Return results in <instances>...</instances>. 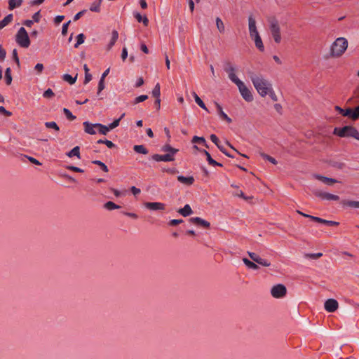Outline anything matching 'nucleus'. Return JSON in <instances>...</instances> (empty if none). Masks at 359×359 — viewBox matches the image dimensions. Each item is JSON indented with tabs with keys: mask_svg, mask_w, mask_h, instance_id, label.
I'll return each instance as SVG.
<instances>
[{
	"mask_svg": "<svg viewBox=\"0 0 359 359\" xmlns=\"http://www.w3.org/2000/svg\"><path fill=\"white\" fill-rule=\"evenodd\" d=\"M67 156L69 158L76 156L79 159H80V147L79 146L74 147L72 150L67 153Z\"/></svg>",
	"mask_w": 359,
	"mask_h": 359,
	"instance_id": "393cba45",
	"label": "nucleus"
},
{
	"mask_svg": "<svg viewBox=\"0 0 359 359\" xmlns=\"http://www.w3.org/2000/svg\"><path fill=\"white\" fill-rule=\"evenodd\" d=\"M320 224H324L327 226H338L339 223L338 222L332 221V220H326L321 218Z\"/></svg>",
	"mask_w": 359,
	"mask_h": 359,
	"instance_id": "de8ad7c7",
	"label": "nucleus"
},
{
	"mask_svg": "<svg viewBox=\"0 0 359 359\" xmlns=\"http://www.w3.org/2000/svg\"><path fill=\"white\" fill-rule=\"evenodd\" d=\"M243 262L249 269H255V270H257L259 269L258 265L256 264V262H255L254 261L252 262L247 258H243Z\"/></svg>",
	"mask_w": 359,
	"mask_h": 359,
	"instance_id": "f704fd0d",
	"label": "nucleus"
},
{
	"mask_svg": "<svg viewBox=\"0 0 359 359\" xmlns=\"http://www.w3.org/2000/svg\"><path fill=\"white\" fill-rule=\"evenodd\" d=\"M85 35L81 33L76 36V43L74 44V48H77L81 44L83 43L85 40Z\"/></svg>",
	"mask_w": 359,
	"mask_h": 359,
	"instance_id": "4c0bfd02",
	"label": "nucleus"
},
{
	"mask_svg": "<svg viewBox=\"0 0 359 359\" xmlns=\"http://www.w3.org/2000/svg\"><path fill=\"white\" fill-rule=\"evenodd\" d=\"M210 140L211 141L217 146V144H220L219 140L217 137L216 135L212 134L210 135Z\"/></svg>",
	"mask_w": 359,
	"mask_h": 359,
	"instance_id": "e2e57ef3",
	"label": "nucleus"
},
{
	"mask_svg": "<svg viewBox=\"0 0 359 359\" xmlns=\"http://www.w3.org/2000/svg\"><path fill=\"white\" fill-rule=\"evenodd\" d=\"M6 51L0 45V61H4L6 58Z\"/></svg>",
	"mask_w": 359,
	"mask_h": 359,
	"instance_id": "052dcab7",
	"label": "nucleus"
},
{
	"mask_svg": "<svg viewBox=\"0 0 359 359\" xmlns=\"http://www.w3.org/2000/svg\"><path fill=\"white\" fill-rule=\"evenodd\" d=\"M102 0H96L91 4L90 6V11L92 12L99 13L100 11V4Z\"/></svg>",
	"mask_w": 359,
	"mask_h": 359,
	"instance_id": "c85d7f7f",
	"label": "nucleus"
},
{
	"mask_svg": "<svg viewBox=\"0 0 359 359\" xmlns=\"http://www.w3.org/2000/svg\"><path fill=\"white\" fill-rule=\"evenodd\" d=\"M191 142L205 144V139L203 137L194 136Z\"/></svg>",
	"mask_w": 359,
	"mask_h": 359,
	"instance_id": "09e8293b",
	"label": "nucleus"
},
{
	"mask_svg": "<svg viewBox=\"0 0 359 359\" xmlns=\"http://www.w3.org/2000/svg\"><path fill=\"white\" fill-rule=\"evenodd\" d=\"M54 93L53 91L50 89V88H48L47 90H46L43 94V96L45 97V98H51L54 96Z\"/></svg>",
	"mask_w": 359,
	"mask_h": 359,
	"instance_id": "3c124183",
	"label": "nucleus"
},
{
	"mask_svg": "<svg viewBox=\"0 0 359 359\" xmlns=\"http://www.w3.org/2000/svg\"><path fill=\"white\" fill-rule=\"evenodd\" d=\"M97 128L98 129V132L102 134L106 135L111 129L109 128V126H105L101 123H97Z\"/></svg>",
	"mask_w": 359,
	"mask_h": 359,
	"instance_id": "72a5a7b5",
	"label": "nucleus"
},
{
	"mask_svg": "<svg viewBox=\"0 0 359 359\" xmlns=\"http://www.w3.org/2000/svg\"><path fill=\"white\" fill-rule=\"evenodd\" d=\"M105 86H104V79H100L98 87H97V94L99 95L100 92L104 90Z\"/></svg>",
	"mask_w": 359,
	"mask_h": 359,
	"instance_id": "5fc2aeb1",
	"label": "nucleus"
},
{
	"mask_svg": "<svg viewBox=\"0 0 359 359\" xmlns=\"http://www.w3.org/2000/svg\"><path fill=\"white\" fill-rule=\"evenodd\" d=\"M270 96V97L271 98L272 100L273 101H277L278 100V98H277V96L276 95L274 91L273 90L272 88L269 90V92L268 93Z\"/></svg>",
	"mask_w": 359,
	"mask_h": 359,
	"instance_id": "338daca9",
	"label": "nucleus"
},
{
	"mask_svg": "<svg viewBox=\"0 0 359 359\" xmlns=\"http://www.w3.org/2000/svg\"><path fill=\"white\" fill-rule=\"evenodd\" d=\"M215 105L217 109L218 115L219 117L229 123H231L232 119L224 112L222 106L217 102H215Z\"/></svg>",
	"mask_w": 359,
	"mask_h": 359,
	"instance_id": "dca6fc26",
	"label": "nucleus"
},
{
	"mask_svg": "<svg viewBox=\"0 0 359 359\" xmlns=\"http://www.w3.org/2000/svg\"><path fill=\"white\" fill-rule=\"evenodd\" d=\"M41 18L40 11H37L32 15V20L35 22H39Z\"/></svg>",
	"mask_w": 359,
	"mask_h": 359,
	"instance_id": "680f3d73",
	"label": "nucleus"
},
{
	"mask_svg": "<svg viewBox=\"0 0 359 359\" xmlns=\"http://www.w3.org/2000/svg\"><path fill=\"white\" fill-rule=\"evenodd\" d=\"M177 212L180 213L183 217L189 216L193 213L192 209L189 204L185 205L182 208H180L177 210Z\"/></svg>",
	"mask_w": 359,
	"mask_h": 359,
	"instance_id": "412c9836",
	"label": "nucleus"
},
{
	"mask_svg": "<svg viewBox=\"0 0 359 359\" xmlns=\"http://www.w3.org/2000/svg\"><path fill=\"white\" fill-rule=\"evenodd\" d=\"M133 150L138 154H144V155L149 154V150L145 147V146H144L142 144L135 145L133 147Z\"/></svg>",
	"mask_w": 359,
	"mask_h": 359,
	"instance_id": "c756f323",
	"label": "nucleus"
},
{
	"mask_svg": "<svg viewBox=\"0 0 359 359\" xmlns=\"http://www.w3.org/2000/svg\"><path fill=\"white\" fill-rule=\"evenodd\" d=\"M0 114H2L6 116H11L12 115V113L6 110L3 106H0Z\"/></svg>",
	"mask_w": 359,
	"mask_h": 359,
	"instance_id": "bf43d9fd",
	"label": "nucleus"
},
{
	"mask_svg": "<svg viewBox=\"0 0 359 359\" xmlns=\"http://www.w3.org/2000/svg\"><path fill=\"white\" fill-rule=\"evenodd\" d=\"M16 43L22 48H28L30 46L29 35L24 27H20L15 35Z\"/></svg>",
	"mask_w": 359,
	"mask_h": 359,
	"instance_id": "39448f33",
	"label": "nucleus"
},
{
	"mask_svg": "<svg viewBox=\"0 0 359 359\" xmlns=\"http://www.w3.org/2000/svg\"><path fill=\"white\" fill-rule=\"evenodd\" d=\"M251 38L255 41V46L259 50L263 52L264 50V46L259 33L253 35V37Z\"/></svg>",
	"mask_w": 359,
	"mask_h": 359,
	"instance_id": "a211bd4d",
	"label": "nucleus"
},
{
	"mask_svg": "<svg viewBox=\"0 0 359 359\" xmlns=\"http://www.w3.org/2000/svg\"><path fill=\"white\" fill-rule=\"evenodd\" d=\"M120 123V118H116L115 119L112 123H111L109 125V128L111 129V130H113L114 128H116L117 126H118Z\"/></svg>",
	"mask_w": 359,
	"mask_h": 359,
	"instance_id": "13d9d810",
	"label": "nucleus"
},
{
	"mask_svg": "<svg viewBox=\"0 0 359 359\" xmlns=\"http://www.w3.org/2000/svg\"><path fill=\"white\" fill-rule=\"evenodd\" d=\"M324 306L327 311L332 313L338 309L339 304L334 299H328L325 301Z\"/></svg>",
	"mask_w": 359,
	"mask_h": 359,
	"instance_id": "9d476101",
	"label": "nucleus"
},
{
	"mask_svg": "<svg viewBox=\"0 0 359 359\" xmlns=\"http://www.w3.org/2000/svg\"><path fill=\"white\" fill-rule=\"evenodd\" d=\"M250 78L260 96L265 97L268 95L269 90L272 88L271 83L268 80L252 72L250 73Z\"/></svg>",
	"mask_w": 359,
	"mask_h": 359,
	"instance_id": "f257e3e1",
	"label": "nucleus"
},
{
	"mask_svg": "<svg viewBox=\"0 0 359 359\" xmlns=\"http://www.w3.org/2000/svg\"><path fill=\"white\" fill-rule=\"evenodd\" d=\"M43 65L41 63H37L34 67V69L37 71L38 74H41L43 70Z\"/></svg>",
	"mask_w": 359,
	"mask_h": 359,
	"instance_id": "0e129e2a",
	"label": "nucleus"
},
{
	"mask_svg": "<svg viewBox=\"0 0 359 359\" xmlns=\"http://www.w3.org/2000/svg\"><path fill=\"white\" fill-rule=\"evenodd\" d=\"M248 25L250 37H253V35L259 33L257 29L255 19L252 15L248 17Z\"/></svg>",
	"mask_w": 359,
	"mask_h": 359,
	"instance_id": "4468645a",
	"label": "nucleus"
},
{
	"mask_svg": "<svg viewBox=\"0 0 359 359\" xmlns=\"http://www.w3.org/2000/svg\"><path fill=\"white\" fill-rule=\"evenodd\" d=\"M148 99V96L147 95H142L137 97L133 102V104H137L140 102H144Z\"/></svg>",
	"mask_w": 359,
	"mask_h": 359,
	"instance_id": "49530a36",
	"label": "nucleus"
},
{
	"mask_svg": "<svg viewBox=\"0 0 359 359\" xmlns=\"http://www.w3.org/2000/svg\"><path fill=\"white\" fill-rule=\"evenodd\" d=\"M348 47V41L344 37L337 38L331 45L330 56L332 57H340Z\"/></svg>",
	"mask_w": 359,
	"mask_h": 359,
	"instance_id": "f03ea898",
	"label": "nucleus"
},
{
	"mask_svg": "<svg viewBox=\"0 0 359 359\" xmlns=\"http://www.w3.org/2000/svg\"><path fill=\"white\" fill-rule=\"evenodd\" d=\"M183 222V220L181 219H171L169 222H168V224L170 226H177L181 223Z\"/></svg>",
	"mask_w": 359,
	"mask_h": 359,
	"instance_id": "6e6d98bb",
	"label": "nucleus"
},
{
	"mask_svg": "<svg viewBox=\"0 0 359 359\" xmlns=\"http://www.w3.org/2000/svg\"><path fill=\"white\" fill-rule=\"evenodd\" d=\"M134 17L139 22H142L146 27L148 26L149 20L146 15L142 17L140 13L136 12L134 13Z\"/></svg>",
	"mask_w": 359,
	"mask_h": 359,
	"instance_id": "cd10ccee",
	"label": "nucleus"
},
{
	"mask_svg": "<svg viewBox=\"0 0 359 359\" xmlns=\"http://www.w3.org/2000/svg\"><path fill=\"white\" fill-rule=\"evenodd\" d=\"M66 168L69 170L76 172H83L84 170L79 167L74 166V165H67Z\"/></svg>",
	"mask_w": 359,
	"mask_h": 359,
	"instance_id": "8fccbe9b",
	"label": "nucleus"
},
{
	"mask_svg": "<svg viewBox=\"0 0 359 359\" xmlns=\"http://www.w3.org/2000/svg\"><path fill=\"white\" fill-rule=\"evenodd\" d=\"M118 38V33L116 30H113L111 32V39L110 40V42L107 45V50H109L111 49V48L114 46L115 43L116 42L117 39Z\"/></svg>",
	"mask_w": 359,
	"mask_h": 359,
	"instance_id": "5701e85b",
	"label": "nucleus"
},
{
	"mask_svg": "<svg viewBox=\"0 0 359 359\" xmlns=\"http://www.w3.org/2000/svg\"><path fill=\"white\" fill-rule=\"evenodd\" d=\"M160 90H161L160 84L158 83H157L156 84V86H154V89L152 90V95L156 98L160 97V95H161Z\"/></svg>",
	"mask_w": 359,
	"mask_h": 359,
	"instance_id": "a19ab883",
	"label": "nucleus"
},
{
	"mask_svg": "<svg viewBox=\"0 0 359 359\" xmlns=\"http://www.w3.org/2000/svg\"><path fill=\"white\" fill-rule=\"evenodd\" d=\"M353 112H354V116H355V118L356 121L359 118V105L357 106L356 107L353 108Z\"/></svg>",
	"mask_w": 359,
	"mask_h": 359,
	"instance_id": "774afa93",
	"label": "nucleus"
},
{
	"mask_svg": "<svg viewBox=\"0 0 359 359\" xmlns=\"http://www.w3.org/2000/svg\"><path fill=\"white\" fill-rule=\"evenodd\" d=\"M235 84L238 86L242 97L246 102H250L253 100V95L250 90L244 84L243 81L238 80Z\"/></svg>",
	"mask_w": 359,
	"mask_h": 359,
	"instance_id": "423d86ee",
	"label": "nucleus"
},
{
	"mask_svg": "<svg viewBox=\"0 0 359 359\" xmlns=\"http://www.w3.org/2000/svg\"><path fill=\"white\" fill-rule=\"evenodd\" d=\"M313 194L316 197H318V198H321L322 200H327V201H331V200L339 201V197L337 195H334V194H330L327 192H323V191H321L319 190H314Z\"/></svg>",
	"mask_w": 359,
	"mask_h": 359,
	"instance_id": "1a4fd4ad",
	"label": "nucleus"
},
{
	"mask_svg": "<svg viewBox=\"0 0 359 359\" xmlns=\"http://www.w3.org/2000/svg\"><path fill=\"white\" fill-rule=\"evenodd\" d=\"M323 256V253L318 252V253H306L305 254L304 257L306 258H310L312 259H317Z\"/></svg>",
	"mask_w": 359,
	"mask_h": 359,
	"instance_id": "c03bdc74",
	"label": "nucleus"
},
{
	"mask_svg": "<svg viewBox=\"0 0 359 359\" xmlns=\"http://www.w3.org/2000/svg\"><path fill=\"white\" fill-rule=\"evenodd\" d=\"M45 126L47 128H52V129L55 130L57 132L60 130L59 126H57V124L55 121L46 122L45 123Z\"/></svg>",
	"mask_w": 359,
	"mask_h": 359,
	"instance_id": "79ce46f5",
	"label": "nucleus"
},
{
	"mask_svg": "<svg viewBox=\"0 0 359 359\" xmlns=\"http://www.w3.org/2000/svg\"><path fill=\"white\" fill-rule=\"evenodd\" d=\"M151 159L155 161H165L170 162L175 161V157H172L171 155L168 153L163 155L155 154L151 156Z\"/></svg>",
	"mask_w": 359,
	"mask_h": 359,
	"instance_id": "9b49d317",
	"label": "nucleus"
},
{
	"mask_svg": "<svg viewBox=\"0 0 359 359\" xmlns=\"http://www.w3.org/2000/svg\"><path fill=\"white\" fill-rule=\"evenodd\" d=\"M341 116L348 117L353 121H355L353 108L348 107L346 109H344Z\"/></svg>",
	"mask_w": 359,
	"mask_h": 359,
	"instance_id": "a878e982",
	"label": "nucleus"
},
{
	"mask_svg": "<svg viewBox=\"0 0 359 359\" xmlns=\"http://www.w3.org/2000/svg\"><path fill=\"white\" fill-rule=\"evenodd\" d=\"M201 152L204 154L206 156L207 161L208 162V163L210 165H212V166H220V167L222 166V163L217 162L216 161H215L211 157V155L210 154V153L208 151H206L205 149H203V150L201 151Z\"/></svg>",
	"mask_w": 359,
	"mask_h": 359,
	"instance_id": "aec40b11",
	"label": "nucleus"
},
{
	"mask_svg": "<svg viewBox=\"0 0 359 359\" xmlns=\"http://www.w3.org/2000/svg\"><path fill=\"white\" fill-rule=\"evenodd\" d=\"M333 134L340 137H353L358 140L359 132L353 126H345L342 128H335Z\"/></svg>",
	"mask_w": 359,
	"mask_h": 359,
	"instance_id": "7ed1b4c3",
	"label": "nucleus"
},
{
	"mask_svg": "<svg viewBox=\"0 0 359 359\" xmlns=\"http://www.w3.org/2000/svg\"><path fill=\"white\" fill-rule=\"evenodd\" d=\"M144 206L150 210H163L165 208V205L160 202H147Z\"/></svg>",
	"mask_w": 359,
	"mask_h": 359,
	"instance_id": "f8f14e48",
	"label": "nucleus"
},
{
	"mask_svg": "<svg viewBox=\"0 0 359 359\" xmlns=\"http://www.w3.org/2000/svg\"><path fill=\"white\" fill-rule=\"evenodd\" d=\"M256 263L263 266H269L271 265V263L268 260L262 259L261 257H259V259L257 260Z\"/></svg>",
	"mask_w": 359,
	"mask_h": 359,
	"instance_id": "603ef678",
	"label": "nucleus"
},
{
	"mask_svg": "<svg viewBox=\"0 0 359 359\" xmlns=\"http://www.w3.org/2000/svg\"><path fill=\"white\" fill-rule=\"evenodd\" d=\"M104 208L105 209L108 210H114V209H119L121 208V206H119L118 205L115 204L112 201H107V203H105L104 204Z\"/></svg>",
	"mask_w": 359,
	"mask_h": 359,
	"instance_id": "c9c22d12",
	"label": "nucleus"
},
{
	"mask_svg": "<svg viewBox=\"0 0 359 359\" xmlns=\"http://www.w3.org/2000/svg\"><path fill=\"white\" fill-rule=\"evenodd\" d=\"M189 222L192 224H194L197 226H201L205 229H209L210 226V223L201 217H191L189 219Z\"/></svg>",
	"mask_w": 359,
	"mask_h": 359,
	"instance_id": "ddd939ff",
	"label": "nucleus"
},
{
	"mask_svg": "<svg viewBox=\"0 0 359 359\" xmlns=\"http://www.w3.org/2000/svg\"><path fill=\"white\" fill-rule=\"evenodd\" d=\"M12 57H13V60L15 61V62L16 63L18 69L20 68V59L18 57V52H17V50L16 49H13V52H12Z\"/></svg>",
	"mask_w": 359,
	"mask_h": 359,
	"instance_id": "a18cd8bd",
	"label": "nucleus"
},
{
	"mask_svg": "<svg viewBox=\"0 0 359 359\" xmlns=\"http://www.w3.org/2000/svg\"><path fill=\"white\" fill-rule=\"evenodd\" d=\"M83 127H84V131L90 135H95L96 134L95 128H97V123H91L88 121H85L83 123Z\"/></svg>",
	"mask_w": 359,
	"mask_h": 359,
	"instance_id": "2eb2a0df",
	"label": "nucleus"
},
{
	"mask_svg": "<svg viewBox=\"0 0 359 359\" xmlns=\"http://www.w3.org/2000/svg\"><path fill=\"white\" fill-rule=\"evenodd\" d=\"M316 178L327 185H332L334 183L338 182V181L334 178H330V177L323 176L320 175H316Z\"/></svg>",
	"mask_w": 359,
	"mask_h": 359,
	"instance_id": "6ab92c4d",
	"label": "nucleus"
},
{
	"mask_svg": "<svg viewBox=\"0 0 359 359\" xmlns=\"http://www.w3.org/2000/svg\"><path fill=\"white\" fill-rule=\"evenodd\" d=\"M248 255H249V257H250V259L254 261L255 262H257V260L259 259V256L258 255H257L256 253L255 252H248Z\"/></svg>",
	"mask_w": 359,
	"mask_h": 359,
	"instance_id": "4d7b16f0",
	"label": "nucleus"
},
{
	"mask_svg": "<svg viewBox=\"0 0 359 359\" xmlns=\"http://www.w3.org/2000/svg\"><path fill=\"white\" fill-rule=\"evenodd\" d=\"M216 25H217V27L218 29V31L220 32V33H223L224 32V25L222 22V20L219 18H216Z\"/></svg>",
	"mask_w": 359,
	"mask_h": 359,
	"instance_id": "58836bf2",
	"label": "nucleus"
},
{
	"mask_svg": "<svg viewBox=\"0 0 359 359\" xmlns=\"http://www.w3.org/2000/svg\"><path fill=\"white\" fill-rule=\"evenodd\" d=\"M64 114L65 115L66 118L69 121H74L76 119V116L72 114V113L67 108H63L62 109Z\"/></svg>",
	"mask_w": 359,
	"mask_h": 359,
	"instance_id": "37998d69",
	"label": "nucleus"
},
{
	"mask_svg": "<svg viewBox=\"0 0 359 359\" xmlns=\"http://www.w3.org/2000/svg\"><path fill=\"white\" fill-rule=\"evenodd\" d=\"M330 165L338 170H343L346 167V164L343 162L337 161H330Z\"/></svg>",
	"mask_w": 359,
	"mask_h": 359,
	"instance_id": "473e14b6",
	"label": "nucleus"
},
{
	"mask_svg": "<svg viewBox=\"0 0 359 359\" xmlns=\"http://www.w3.org/2000/svg\"><path fill=\"white\" fill-rule=\"evenodd\" d=\"M77 74L75 77H72L70 74H65L62 76V79L64 81L68 82L69 84L72 85L75 83L76 81Z\"/></svg>",
	"mask_w": 359,
	"mask_h": 359,
	"instance_id": "e433bc0d",
	"label": "nucleus"
},
{
	"mask_svg": "<svg viewBox=\"0 0 359 359\" xmlns=\"http://www.w3.org/2000/svg\"><path fill=\"white\" fill-rule=\"evenodd\" d=\"M92 163L100 166V168L105 172H107L109 171L108 167L101 161L95 160L92 161Z\"/></svg>",
	"mask_w": 359,
	"mask_h": 359,
	"instance_id": "ea45409f",
	"label": "nucleus"
},
{
	"mask_svg": "<svg viewBox=\"0 0 359 359\" xmlns=\"http://www.w3.org/2000/svg\"><path fill=\"white\" fill-rule=\"evenodd\" d=\"M70 23H71V20H69L66 23L63 24L62 27V34L63 36H65L67 34L68 27Z\"/></svg>",
	"mask_w": 359,
	"mask_h": 359,
	"instance_id": "864d4df0",
	"label": "nucleus"
},
{
	"mask_svg": "<svg viewBox=\"0 0 359 359\" xmlns=\"http://www.w3.org/2000/svg\"><path fill=\"white\" fill-rule=\"evenodd\" d=\"M177 180L182 184H184L187 186L192 185L195 181L194 177L193 176L184 177L183 175L177 176Z\"/></svg>",
	"mask_w": 359,
	"mask_h": 359,
	"instance_id": "f3484780",
	"label": "nucleus"
},
{
	"mask_svg": "<svg viewBox=\"0 0 359 359\" xmlns=\"http://www.w3.org/2000/svg\"><path fill=\"white\" fill-rule=\"evenodd\" d=\"M271 294L274 298H282L286 295L287 288L283 284H277L271 288Z\"/></svg>",
	"mask_w": 359,
	"mask_h": 359,
	"instance_id": "0eeeda50",
	"label": "nucleus"
},
{
	"mask_svg": "<svg viewBox=\"0 0 359 359\" xmlns=\"http://www.w3.org/2000/svg\"><path fill=\"white\" fill-rule=\"evenodd\" d=\"M65 18V16L64 15H57L55 18H54V22L55 24L56 25H59Z\"/></svg>",
	"mask_w": 359,
	"mask_h": 359,
	"instance_id": "69168bd1",
	"label": "nucleus"
},
{
	"mask_svg": "<svg viewBox=\"0 0 359 359\" xmlns=\"http://www.w3.org/2000/svg\"><path fill=\"white\" fill-rule=\"evenodd\" d=\"M23 3V0H8V9L12 11L20 7Z\"/></svg>",
	"mask_w": 359,
	"mask_h": 359,
	"instance_id": "bb28decb",
	"label": "nucleus"
},
{
	"mask_svg": "<svg viewBox=\"0 0 359 359\" xmlns=\"http://www.w3.org/2000/svg\"><path fill=\"white\" fill-rule=\"evenodd\" d=\"M193 97H194L195 102L200 106L202 109L209 112L208 109H207L205 103L203 102V100L198 96V95L195 93H192Z\"/></svg>",
	"mask_w": 359,
	"mask_h": 359,
	"instance_id": "2f4dec72",
	"label": "nucleus"
},
{
	"mask_svg": "<svg viewBox=\"0 0 359 359\" xmlns=\"http://www.w3.org/2000/svg\"><path fill=\"white\" fill-rule=\"evenodd\" d=\"M224 69L228 74L229 79L234 83H236V81L240 80L234 73L236 68L230 62H226L224 63Z\"/></svg>",
	"mask_w": 359,
	"mask_h": 359,
	"instance_id": "6e6552de",
	"label": "nucleus"
},
{
	"mask_svg": "<svg viewBox=\"0 0 359 359\" xmlns=\"http://www.w3.org/2000/svg\"><path fill=\"white\" fill-rule=\"evenodd\" d=\"M161 151L168 152V154L174 157L175 154L179 151V149L171 147L169 144H166L162 147Z\"/></svg>",
	"mask_w": 359,
	"mask_h": 359,
	"instance_id": "4be33fe9",
	"label": "nucleus"
},
{
	"mask_svg": "<svg viewBox=\"0 0 359 359\" xmlns=\"http://www.w3.org/2000/svg\"><path fill=\"white\" fill-rule=\"evenodd\" d=\"M341 204L354 208H359V201L343 200Z\"/></svg>",
	"mask_w": 359,
	"mask_h": 359,
	"instance_id": "7c9ffc66",
	"label": "nucleus"
},
{
	"mask_svg": "<svg viewBox=\"0 0 359 359\" xmlns=\"http://www.w3.org/2000/svg\"><path fill=\"white\" fill-rule=\"evenodd\" d=\"M13 15L12 13L7 15L1 21H0V29H2L10 22L13 21Z\"/></svg>",
	"mask_w": 359,
	"mask_h": 359,
	"instance_id": "b1692460",
	"label": "nucleus"
},
{
	"mask_svg": "<svg viewBox=\"0 0 359 359\" xmlns=\"http://www.w3.org/2000/svg\"><path fill=\"white\" fill-rule=\"evenodd\" d=\"M269 25V29L274 41L276 43H280L281 41L280 27L278 20L274 16H271L267 18Z\"/></svg>",
	"mask_w": 359,
	"mask_h": 359,
	"instance_id": "20e7f679",
	"label": "nucleus"
}]
</instances>
